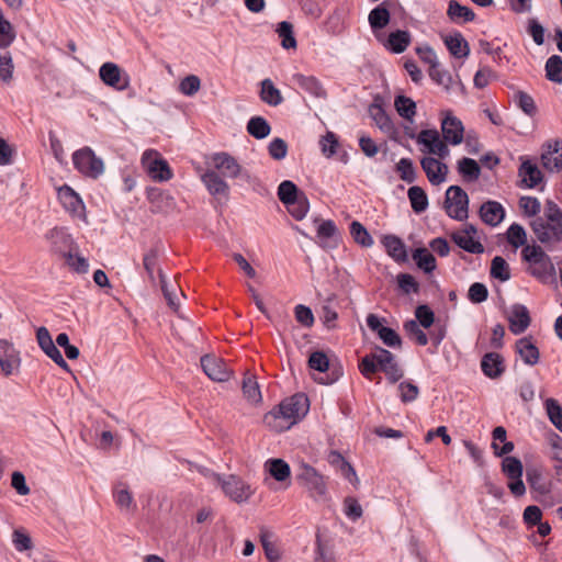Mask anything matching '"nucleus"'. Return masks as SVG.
<instances>
[{
	"label": "nucleus",
	"instance_id": "58",
	"mask_svg": "<svg viewBox=\"0 0 562 562\" xmlns=\"http://www.w3.org/2000/svg\"><path fill=\"white\" fill-rule=\"evenodd\" d=\"M404 329L408 337L419 346H425L428 342L427 335L420 329L416 321H408L404 325Z\"/></svg>",
	"mask_w": 562,
	"mask_h": 562
},
{
	"label": "nucleus",
	"instance_id": "41",
	"mask_svg": "<svg viewBox=\"0 0 562 562\" xmlns=\"http://www.w3.org/2000/svg\"><path fill=\"white\" fill-rule=\"evenodd\" d=\"M241 389L244 396L248 402L257 404L261 401V393L255 376L245 375Z\"/></svg>",
	"mask_w": 562,
	"mask_h": 562
},
{
	"label": "nucleus",
	"instance_id": "8",
	"mask_svg": "<svg viewBox=\"0 0 562 562\" xmlns=\"http://www.w3.org/2000/svg\"><path fill=\"white\" fill-rule=\"evenodd\" d=\"M44 239L50 252L65 257L70 251L77 250V246L65 227H54L45 233Z\"/></svg>",
	"mask_w": 562,
	"mask_h": 562
},
{
	"label": "nucleus",
	"instance_id": "52",
	"mask_svg": "<svg viewBox=\"0 0 562 562\" xmlns=\"http://www.w3.org/2000/svg\"><path fill=\"white\" fill-rule=\"evenodd\" d=\"M544 407L551 423L562 432V407L554 398H548Z\"/></svg>",
	"mask_w": 562,
	"mask_h": 562
},
{
	"label": "nucleus",
	"instance_id": "45",
	"mask_svg": "<svg viewBox=\"0 0 562 562\" xmlns=\"http://www.w3.org/2000/svg\"><path fill=\"white\" fill-rule=\"evenodd\" d=\"M277 33L281 38V45L284 49L296 48V40L293 35V25L288 21L278 24Z\"/></svg>",
	"mask_w": 562,
	"mask_h": 562
},
{
	"label": "nucleus",
	"instance_id": "12",
	"mask_svg": "<svg viewBox=\"0 0 562 562\" xmlns=\"http://www.w3.org/2000/svg\"><path fill=\"white\" fill-rule=\"evenodd\" d=\"M394 362V356L389 350L379 348L375 352L362 358L359 369L366 378L370 379L374 372L383 371Z\"/></svg>",
	"mask_w": 562,
	"mask_h": 562
},
{
	"label": "nucleus",
	"instance_id": "24",
	"mask_svg": "<svg viewBox=\"0 0 562 562\" xmlns=\"http://www.w3.org/2000/svg\"><path fill=\"white\" fill-rule=\"evenodd\" d=\"M330 465L337 469L356 487L359 485V479L353 467L345 460L338 451H330L327 458Z\"/></svg>",
	"mask_w": 562,
	"mask_h": 562
},
{
	"label": "nucleus",
	"instance_id": "34",
	"mask_svg": "<svg viewBox=\"0 0 562 562\" xmlns=\"http://www.w3.org/2000/svg\"><path fill=\"white\" fill-rule=\"evenodd\" d=\"M161 291L170 308L178 311L181 301L186 297L180 283H162Z\"/></svg>",
	"mask_w": 562,
	"mask_h": 562
},
{
	"label": "nucleus",
	"instance_id": "5",
	"mask_svg": "<svg viewBox=\"0 0 562 562\" xmlns=\"http://www.w3.org/2000/svg\"><path fill=\"white\" fill-rule=\"evenodd\" d=\"M142 167L147 175L157 182L168 181L172 177V171L168 162L155 149H147L142 156Z\"/></svg>",
	"mask_w": 562,
	"mask_h": 562
},
{
	"label": "nucleus",
	"instance_id": "62",
	"mask_svg": "<svg viewBox=\"0 0 562 562\" xmlns=\"http://www.w3.org/2000/svg\"><path fill=\"white\" fill-rule=\"evenodd\" d=\"M308 367L319 372H326L329 368V360L325 352L314 351L308 358Z\"/></svg>",
	"mask_w": 562,
	"mask_h": 562
},
{
	"label": "nucleus",
	"instance_id": "14",
	"mask_svg": "<svg viewBox=\"0 0 562 562\" xmlns=\"http://www.w3.org/2000/svg\"><path fill=\"white\" fill-rule=\"evenodd\" d=\"M36 340L40 348L49 357L58 367L66 371H70L68 363L65 361L63 355L52 339L48 329L44 326L38 327L36 330Z\"/></svg>",
	"mask_w": 562,
	"mask_h": 562
},
{
	"label": "nucleus",
	"instance_id": "54",
	"mask_svg": "<svg viewBox=\"0 0 562 562\" xmlns=\"http://www.w3.org/2000/svg\"><path fill=\"white\" fill-rule=\"evenodd\" d=\"M514 101L519 109L527 115L533 116L537 113V106L531 95L524 91H517L514 94Z\"/></svg>",
	"mask_w": 562,
	"mask_h": 562
},
{
	"label": "nucleus",
	"instance_id": "27",
	"mask_svg": "<svg viewBox=\"0 0 562 562\" xmlns=\"http://www.w3.org/2000/svg\"><path fill=\"white\" fill-rule=\"evenodd\" d=\"M390 20L391 14L389 9L385 7V2L371 10L368 15L369 24L378 38H380L378 32L384 29L390 23Z\"/></svg>",
	"mask_w": 562,
	"mask_h": 562
},
{
	"label": "nucleus",
	"instance_id": "64",
	"mask_svg": "<svg viewBox=\"0 0 562 562\" xmlns=\"http://www.w3.org/2000/svg\"><path fill=\"white\" fill-rule=\"evenodd\" d=\"M12 541L14 548L20 552L30 550L33 547L31 537L21 529H15L13 531Z\"/></svg>",
	"mask_w": 562,
	"mask_h": 562
},
{
	"label": "nucleus",
	"instance_id": "29",
	"mask_svg": "<svg viewBox=\"0 0 562 562\" xmlns=\"http://www.w3.org/2000/svg\"><path fill=\"white\" fill-rule=\"evenodd\" d=\"M371 119L375 122L376 126L385 134L393 135L395 133L394 124L390 116L386 114L382 105L373 103L369 108Z\"/></svg>",
	"mask_w": 562,
	"mask_h": 562
},
{
	"label": "nucleus",
	"instance_id": "59",
	"mask_svg": "<svg viewBox=\"0 0 562 562\" xmlns=\"http://www.w3.org/2000/svg\"><path fill=\"white\" fill-rule=\"evenodd\" d=\"M289 206V212L296 220H302L310 209V203L305 194L301 193L297 200L286 204Z\"/></svg>",
	"mask_w": 562,
	"mask_h": 562
},
{
	"label": "nucleus",
	"instance_id": "13",
	"mask_svg": "<svg viewBox=\"0 0 562 562\" xmlns=\"http://www.w3.org/2000/svg\"><path fill=\"white\" fill-rule=\"evenodd\" d=\"M451 237L458 247L468 252L482 254L484 251V247L477 238V229L471 224L454 232Z\"/></svg>",
	"mask_w": 562,
	"mask_h": 562
},
{
	"label": "nucleus",
	"instance_id": "38",
	"mask_svg": "<svg viewBox=\"0 0 562 562\" xmlns=\"http://www.w3.org/2000/svg\"><path fill=\"white\" fill-rule=\"evenodd\" d=\"M260 98L263 102L273 106L279 105L283 100L281 92L274 87L270 79L262 80Z\"/></svg>",
	"mask_w": 562,
	"mask_h": 562
},
{
	"label": "nucleus",
	"instance_id": "35",
	"mask_svg": "<svg viewBox=\"0 0 562 562\" xmlns=\"http://www.w3.org/2000/svg\"><path fill=\"white\" fill-rule=\"evenodd\" d=\"M383 245L386 248L387 254L396 261H406L407 251L404 243L395 236H385Z\"/></svg>",
	"mask_w": 562,
	"mask_h": 562
},
{
	"label": "nucleus",
	"instance_id": "6",
	"mask_svg": "<svg viewBox=\"0 0 562 562\" xmlns=\"http://www.w3.org/2000/svg\"><path fill=\"white\" fill-rule=\"evenodd\" d=\"M296 479L313 498H322L326 495V480L315 468L303 463Z\"/></svg>",
	"mask_w": 562,
	"mask_h": 562
},
{
	"label": "nucleus",
	"instance_id": "7",
	"mask_svg": "<svg viewBox=\"0 0 562 562\" xmlns=\"http://www.w3.org/2000/svg\"><path fill=\"white\" fill-rule=\"evenodd\" d=\"M469 198L467 192L458 186H451L446 192L445 209L454 220L468 218Z\"/></svg>",
	"mask_w": 562,
	"mask_h": 562
},
{
	"label": "nucleus",
	"instance_id": "60",
	"mask_svg": "<svg viewBox=\"0 0 562 562\" xmlns=\"http://www.w3.org/2000/svg\"><path fill=\"white\" fill-rule=\"evenodd\" d=\"M396 170L398 171L400 177L403 181L407 183H412L415 181L416 171L411 159L402 158L396 165Z\"/></svg>",
	"mask_w": 562,
	"mask_h": 562
},
{
	"label": "nucleus",
	"instance_id": "25",
	"mask_svg": "<svg viewBox=\"0 0 562 562\" xmlns=\"http://www.w3.org/2000/svg\"><path fill=\"white\" fill-rule=\"evenodd\" d=\"M505 216V211L501 203L496 201H487L480 207V217L491 226L498 225Z\"/></svg>",
	"mask_w": 562,
	"mask_h": 562
},
{
	"label": "nucleus",
	"instance_id": "57",
	"mask_svg": "<svg viewBox=\"0 0 562 562\" xmlns=\"http://www.w3.org/2000/svg\"><path fill=\"white\" fill-rule=\"evenodd\" d=\"M63 258L65 259V263L69 267L70 270L77 273L88 272L89 263L85 257L77 254V250L70 251L69 255H66Z\"/></svg>",
	"mask_w": 562,
	"mask_h": 562
},
{
	"label": "nucleus",
	"instance_id": "50",
	"mask_svg": "<svg viewBox=\"0 0 562 562\" xmlns=\"http://www.w3.org/2000/svg\"><path fill=\"white\" fill-rule=\"evenodd\" d=\"M491 277L501 281H507L510 278L509 266L503 257L496 256L493 258Z\"/></svg>",
	"mask_w": 562,
	"mask_h": 562
},
{
	"label": "nucleus",
	"instance_id": "47",
	"mask_svg": "<svg viewBox=\"0 0 562 562\" xmlns=\"http://www.w3.org/2000/svg\"><path fill=\"white\" fill-rule=\"evenodd\" d=\"M413 259L417 267L425 272H431L436 268V259L426 248L416 249Z\"/></svg>",
	"mask_w": 562,
	"mask_h": 562
},
{
	"label": "nucleus",
	"instance_id": "28",
	"mask_svg": "<svg viewBox=\"0 0 562 562\" xmlns=\"http://www.w3.org/2000/svg\"><path fill=\"white\" fill-rule=\"evenodd\" d=\"M130 76L113 63H108V86L123 91L130 88Z\"/></svg>",
	"mask_w": 562,
	"mask_h": 562
},
{
	"label": "nucleus",
	"instance_id": "42",
	"mask_svg": "<svg viewBox=\"0 0 562 562\" xmlns=\"http://www.w3.org/2000/svg\"><path fill=\"white\" fill-rule=\"evenodd\" d=\"M448 15L453 21L462 20L464 22L473 21L475 18L474 12L470 8L461 5L459 2L454 0H451L449 2Z\"/></svg>",
	"mask_w": 562,
	"mask_h": 562
},
{
	"label": "nucleus",
	"instance_id": "22",
	"mask_svg": "<svg viewBox=\"0 0 562 562\" xmlns=\"http://www.w3.org/2000/svg\"><path fill=\"white\" fill-rule=\"evenodd\" d=\"M19 358L13 346L0 339V368L4 375H10L13 370L19 366Z\"/></svg>",
	"mask_w": 562,
	"mask_h": 562
},
{
	"label": "nucleus",
	"instance_id": "53",
	"mask_svg": "<svg viewBox=\"0 0 562 562\" xmlns=\"http://www.w3.org/2000/svg\"><path fill=\"white\" fill-rule=\"evenodd\" d=\"M507 240L508 243L515 247L518 248L520 246H526L527 243V234L525 228L519 224H512L507 229Z\"/></svg>",
	"mask_w": 562,
	"mask_h": 562
},
{
	"label": "nucleus",
	"instance_id": "17",
	"mask_svg": "<svg viewBox=\"0 0 562 562\" xmlns=\"http://www.w3.org/2000/svg\"><path fill=\"white\" fill-rule=\"evenodd\" d=\"M443 139L452 145H459L463 140L464 128L462 122L456 116L447 113L441 122Z\"/></svg>",
	"mask_w": 562,
	"mask_h": 562
},
{
	"label": "nucleus",
	"instance_id": "4",
	"mask_svg": "<svg viewBox=\"0 0 562 562\" xmlns=\"http://www.w3.org/2000/svg\"><path fill=\"white\" fill-rule=\"evenodd\" d=\"M75 169L85 177L97 179L103 172V160L90 147H82L72 154Z\"/></svg>",
	"mask_w": 562,
	"mask_h": 562
},
{
	"label": "nucleus",
	"instance_id": "3",
	"mask_svg": "<svg viewBox=\"0 0 562 562\" xmlns=\"http://www.w3.org/2000/svg\"><path fill=\"white\" fill-rule=\"evenodd\" d=\"M521 256L528 262V269L536 278H547L554 271L550 257L538 245H526Z\"/></svg>",
	"mask_w": 562,
	"mask_h": 562
},
{
	"label": "nucleus",
	"instance_id": "40",
	"mask_svg": "<svg viewBox=\"0 0 562 562\" xmlns=\"http://www.w3.org/2000/svg\"><path fill=\"white\" fill-rule=\"evenodd\" d=\"M412 209L416 213L424 212L428 206V199L423 188L414 186L407 192Z\"/></svg>",
	"mask_w": 562,
	"mask_h": 562
},
{
	"label": "nucleus",
	"instance_id": "46",
	"mask_svg": "<svg viewBox=\"0 0 562 562\" xmlns=\"http://www.w3.org/2000/svg\"><path fill=\"white\" fill-rule=\"evenodd\" d=\"M247 131L251 136L261 139L270 134L271 128L263 117L255 116L249 120Z\"/></svg>",
	"mask_w": 562,
	"mask_h": 562
},
{
	"label": "nucleus",
	"instance_id": "11",
	"mask_svg": "<svg viewBox=\"0 0 562 562\" xmlns=\"http://www.w3.org/2000/svg\"><path fill=\"white\" fill-rule=\"evenodd\" d=\"M502 470L508 477V488L513 495L520 497L526 493V486L521 480L522 463L515 457H505L502 462Z\"/></svg>",
	"mask_w": 562,
	"mask_h": 562
},
{
	"label": "nucleus",
	"instance_id": "21",
	"mask_svg": "<svg viewBox=\"0 0 562 562\" xmlns=\"http://www.w3.org/2000/svg\"><path fill=\"white\" fill-rule=\"evenodd\" d=\"M541 162L543 168L551 172L562 170V142L549 144L548 149L541 155Z\"/></svg>",
	"mask_w": 562,
	"mask_h": 562
},
{
	"label": "nucleus",
	"instance_id": "26",
	"mask_svg": "<svg viewBox=\"0 0 562 562\" xmlns=\"http://www.w3.org/2000/svg\"><path fill=\"white\" fill-rule=\"evenodd\" d=\"M260 543L263 548L265 555L269 562H279L281 560V551L274 540V535L267 528L260 529Z\"/></svg>",
	"mask_w": 562,
	"mask_h": 562
},
{
	"label": "nucleus",
	"instance_id": "51",
	"mask_svg": "<svg viewBox=\"0 0 562 562\" xmlns=\"http://www.w3.org/2000/svg\"><path fill=\"white\" fill-rule=\"evenodd\" d=\"M429 76L438 85L442 86L446 91H449L453 85L451 75L442 69L439 64H432V67L429 68Z\"/></svg>",
	"mask_w": 562,
	"mask_h": 562
},
{
	"label": "nucleus",
	"instance_id": "61",
	"mask_svg": "<svg viewBox=\"0 0 562 562\" xmlns=\"http://www.w3.org/2000/svg\"><path fill=\"white\" fill-rule=\"evenodd\" d=\"M156 256L154 254L147 255L144 258V267L148 272V278L151 280H155L156 278L159 279V281H166L168 279V276H166L161 269L156 267Z\"/></svg>",
	"mask_w": 562,
	"mask_h": 562
},
{
	"label": "nucleus",
	"instance_id": "20",
	"mask_svg": "<svg viewBox=\"0 0 562 562\" xmlns=\"http://www.w3.org/2000/svg\"><path fill=\"white\" fill-rule=\"evenodd\" d=\"M113 499L122 513L133 514L136 510L133 493L125 483H120L113 487Z\"/></svg>",
	"mask_w": 562,
	"mask_h": 562
},
{
	"label": "nucleus",
	"instance_id": "48",
	"mask_svg": "<svg viewBox=\"0 0 562 562\" xmlns=\"http://www.w3.org/2000/svg\"><path fill=\"white\" fill-rule=\"evenodd\" d=\"M546 76L550 81L562 82V58L558 55L549 57L546 63Z\"/></svg>",
	"mask_w": 562,
	"mask_h": 562
},
{
	"label": "nucleus",
	"instance_id": "23",
	"mask_svg": "<svg viewBox=\"0 0 562 562\" xmlns=\"http://www.w3.org/2000/svg\"><path fill=\"white\" fill-rule=\"evenodd\" d=\"M508 322L512 333L515 335L524 333L530 325V316L528 310L524 305H514L512 307Z\"/></svg>",
	"mask_w": 562,
	"mask_h": 562
},
{
	"label": "nucleus",
	"instance_id": "55",
	"mask_svg": "<svg viewBox=\"0 0 562 562\" xmlns=\"http://www.w3.org/2000/svg\"><path fill=\"white\" fill-rule=\"evenodd\" d=\"M458 170L469 180H476L480 177V166L471 158H462L458 164Z\"/></svg>",
	"mask_w": 562,
	"mask_h": 562
},
{
	"label": "nucleus",
	"instance_id": "1",
	"mask_svg": "<svg viewBox=\"0 0 562 562\" xmlns=\"http://www.w3.org/2000/svg\"><path fill=\"white\" fill-rule=\"evenodd\" d=\"M211 164L213 169L206 170L201 180L212 195H228L229 186L223 178L248 177L237 159L227 153L222 151L212 155Z\"/></svg>",
	"mask_w": 562,
	"mask_h": 562
},
{
	"label": "nucleus",
	"instance_id": "39",
	"mask_svg": "<svg viewBox=\"0 0 562 562\" xmlns=\"http://www.w3.org/2000/svg\"><path fill=\"white\" fill-rule=\"evenodd\" d=\"M394 106L400 116L413 122L416 115V103L413 99L405 95H397L394 100Z\"/></svg>",
	"mask_w": 562,
	"mask_h": 562
},
{
	"label": "nucleus",
	"instance_id": "10",
	"mask_svg": "<svg viewBox=\"0 0 562 562\" xmlns=\"http://www.w3.org/2000/svg\"><path fill=\"white\" fill-rule=\"evenodd\" d=\"M530 226L541 244L562 241V218L559 222H550L543 217H537Z\"/></svg>",
	"mask_w": 562,
	"mask_h": 562
},
{
	"label": "nucleus",
	"instance_id": "18",
	"mask_svg": "<svg viewBox=\"0 0 562 562\" xmlns=\"http://www.w3.org/2000/svg\"><path fill=\"white\" fill-rule=\"evenodd\" d=\"M367 325L371 330L375 331L380 339L389 347L401 346V337L392 328L382 326L381 321L376 315L369 314L367 317Z\"/></svg>",
	"mask_w": 562,
	"mask_h": 562
},
{
	"label": "nucleus",
	"instance_id": "32",
	"mask_svg": "<svg viewBox=\"0 0 562 562\" xmlns=\"http://www.w3.org/2000/svg\"><path fill=\"white\" fill-rule=\"evenodd\" d=\"M411 43V35L406 31L392 32L384 43V46L393 53H403Z\"/></svg>",
	"mask_w": 562,
	"mask_h": 562
},
{
	"label": "nucleus",
	"instance_id": "16",
	"mask_svg": "<svg viewBox=\"0 0 562 562\" xmlns=\"http://www.w3.org/2000/svg\"><path fill=\"white\" fill-rule=\"evenodd\" d=\"M58 199L64 209L69 212L72 216L83 217L85 205L80 196L68 186H63L58 190Z\"/></svg>",
	"mask_w": 562,
	"mask_h": 562
},
{
	"label": "nucleus",
	"instance_id": "36",
	"mask_svg": "<svg viewBox=\"0 0 562 562\" xmlns=\"http://www.w3.org/2000/svg\"><path fill=\"white\" fill-rule=\"evenodd\" d=\"M483 372L490 378H497L503 372L502 358L498 353H486L481 363Z\"/></svg>",
	"mask_w": 562,
	"mask_h": 562
},
{
	"label": "nucleus",
	"instance_id": "15",
	"mask_svg": "<svg viewBox=\"0 0 562 562\" xmlns=\"http://www.w3.org/2000/svg\"><path fill=\"white\" fill-rule=\"evenodd\" d=\"M201 366L204 373L213 381L225 382L231 378L232 371L222 359L215 356L206 355L202 357Z\"/></svg>",
	"mask_w": 562,
	"mask_h": 562
},
{
	"label": "nucleus",
	"instance_id": "37",
	"mask_svg": "<svg viewBox=\"0 0 562 562\" xmlns=\"http://www.w3.org/2000/svg\"><path fill=\"white\" fill-rule=\"evenodd\" d=\"M445 43L456 58L467 57L470 53L468 42L461 34L447 37Z\"/></svg>",
	"mask_w": 562,
	"mask_h": 562
},
{
	"label": "nucleus",
	"instance_id": "33",
	"mask_svg": "<svg viewBox=\"0 0 562 562\" xmlns=\"http://www.w3.org/2000/svg\"><path fill=\"white\" fill-rule=\"evenodd\" d=\"M519 176L521 181L528 188H535L542 180V173L540 169L530 161H524L519 168Z\"/></svg>",
	"mask_w": 562,
	"mask_h": 562
},
{
	"label": "nucleus",
	"instance_id": "49",
	"mask_svg": "<svg viewBox=\"0 0 562 562\" xmlns=\"http://www.w3.org/2000/svg\"><path fill=\"white\" fill-rule=\"evenodd\" d=\"M350 234L355 241L362 247H370L373 245V239L371 235L368 233L367 228L357 221L351 223Z\"/></svg>",
	"mask_w": 562,
	"mask_h": 562
},
{
	"label": "nucleus",
	"instance_id": "44",
	"mask_svg": "<svg viewBox=\"0 0 562 562\" xmlns=\"http://www.w3.org/2000/svg\"><path fill=\"white\" fill-rule=\"evenodd\" d=\"M440 135L437 130H423L417 136V143L423 145L428 154H432V149H436L438 143H441Z\"/></svg>",
	"mask_w": 562,
	"mask_h": 562
},
{
	"label": "nucleus",
	"instance_id": "2",
	"mask_svg": "<svg viewBox=\"0 0 562 562\" xmlns=\"http://www.w3.org/2000/svg\"><path fill=\"white\" fill-rule=\"evenodd\" d=\"M307 412L308 398L303 394H296L285 398L265 414L263 424L272 431H285L301 420Z\"/></svg>",
	"mask_w": 562,
	"mask_h": 562
},
{
	"label": "nucleus",
	"instance_id": "63",
	"mask_svg": "<svg viewBox=\"0 0 562 562\" xmlns=\"http://www.w3.org/2000/svg\"><path fill=\"white\" fill-rule=\"evenodd\" d=\"M519 206L522 211V213L526 216H536L540 210L541 205L537 198L533 196H522L519 200Z\"/></svg>",
	"mask_w": 562,
	"mask_h": 562
},
{
	"label": "nucleus",
	"instance_id": "19",
	"mask_svg": "<svg viewBox=\"0 0 562 562\" xmlns=\"http://www.w3.org/2000/svg\"><path fill=\"white\" fill-rule=\"evenodd\" d=\"M423 170L432 184H440L446 180L448 166L432 157H424L420 160Z\"/></svg>",
	"mask_w": 562,
	"mask_h": 562
},
{
	"label": "nucleus",
	"instance_id": "9",
	"mask_svg": "<svg viewBox=\"0 0 562 562\" xmlns=\"http://www.w3.org/2000/svg\"><path fill=\"white\" fill-rule=\"evenodd\" d=\"M214 480L222 487L225 495L228 496L233 502L244 503L252 494L250 485L238 476L228 475L227 477L222 479L221 476L215 475Z\"/></svg>",
	"mask_w": 562,
	"mask_h": 562
},
{
	"label": "nucleus",
	"instance_id": "31",
	"mask_svg": "<svg viewBox=\"0 0 562 562\" xmlns=\"http://www.w3.org/2000/svg\"><path fill=\"white\" fill-rule=\"evenodd\" d=\"M265 469L278 482H284L290 479V465L282 459H269L265 463Z\"/></svg>",
	"mask_w": 562,
	"mask_h": 562
},
{
	"label": "nucleus",
	"instance_id": "56",
	"mask_svg": "<svg viewBox=\"0 0 562 562\" xmlns=\"http://www.w3.org/2000/svg\"><path fill=\"white\" fill-rule=\"evenodd\" d=\"M278 196L282 203L289 204L297 200L300 194H297L296 186L292 181L285 180L278 188Z\"/></svg>",
	"mask_w": 562,
	"mask_h": 562
},
{
	"label": "nucleus",
	"instance_id": "43",
	"mask_svg": "<svg viewBox=\"0 0 562 562\" xmlns=\"http://www.w3.org/2000/svg\"><path fill=\"white\" fill-rule=\"evenodd\" d=\"M294 80L302 89L310 92L311 94L317 98L325 95V90L316 78L295 75Z\"/></svg>",
	"mask_w": 562,
	"mask_h": 562
},
{
	"label": "nucleus",
	"instance_id": "30",
	"mask_svg": "<svg viewBox=\"0 0 562 562\" xmlns=\"http://www.w3.org/2000/svg\"><path fill=\"white\" fill-rule=\"evenodd\" d=\"M516 349L527 364L533 366L539 361V350L530 338L519 339L516 344Z\"/></svg>",
	"mask_w": 562,
	"mask_h": 562
}]
</instances>
